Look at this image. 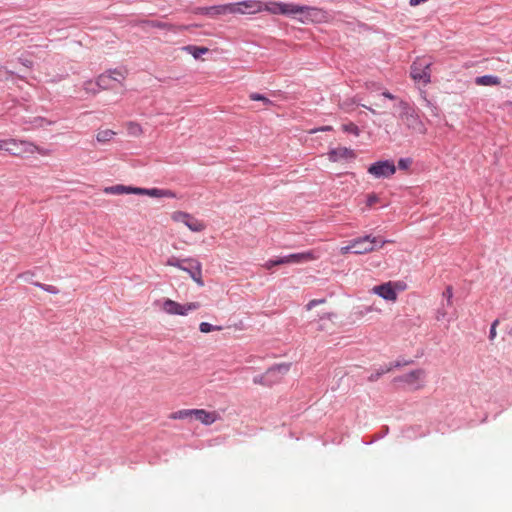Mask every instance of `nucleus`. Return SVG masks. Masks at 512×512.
<instances>
[{
	"label": "nucleus",
	"mask_w": 512,
	"mask_h": 512,
	"mask_svg": "<svg viewBox=\"0 0 512 512\" xmlns=\"http://www.w3.org/2000/svg\"><path fill=\"white\" fill-rule=\"evenodd\" d=\"M331 130H333L332 126H323V127L317 128V129L310 130L309 133L314 134L319 131L326 132V131H331Z\"/></svg>",
	"instance_id": "nucleus-41"
},
{
	"label": "nucleus",
	"mask_w": 512,
	"mask_h": 512,
	"mask_svg": "<svg viewBox=\"0 0 512 512\" xmlns=\"http://www.w3.org/2000/svg\"><path fill=\"white\" fill-rule=\"evenodd\" d=\"M325 299H313L311 301L308 302V304L306 305V309L307 310H311L313 309L315 306L319 305V304H323L325 303Z\"/></svg>",
	"instance_id": "nucleus-38"
},
{
	"label": "nucleus",
	"mask_w": 512,
	"mask_h": 512,
	"mask_svg": "<svg viewBox=\"0 0 512 512\" xmlns=\"http://www.w3.org/2000/svg\"><path fill=\"white\" fill-rule=\"evenodd\" d=\"M499 325V320L496 319L493 321L492 325H491V328H490V332H489V339L491 341H493L497 335V332H496V328L497 326Z\"/></svg>",
	"instance_id": "nucleus-37"
},
{
	"label": "nucleus",
	"mask_w": 512,
	"mask_h": 512,
	"mask_svg": "<svg viewBox=\"0 0 512 512\" xmlns=\"http://www.w3.org/2000/svg\"><path fill=\"white\" fill-rule=\"evenodd\" d=\"M383 96H384V97H386V98H388V99H391V100L395 98V97H394V95H392V94H391V93H389V92H384V93H383Z\"/></svg>",
	"instance_id": "nucleus-44"
},
{
	"label": "nucleus",
	"mask_w": 512,
	"mask_h": 512,
	"mask_svg": "<svg viewBox=\"0 0 512 512\" xmlns=\"http://www.w3.org/2000/svg\"><path fill=\"white\" fill-rule=\"evenodd\" d=\"M103 191L105 194H113V195L134 194V191H136V187L118 184V185L106 187V188H104Z\"/></svg>",
	"instance_id": "nucleus-20"
},
{
	"label": "nucleus",
	"mask_w": 512,
	"mask_h": 512,
	"mask_svg": "<svg viewBox=\"0 0 512 512\" xmlns=\"http://www.w3.org/2000/svg\"><path fill=\"white\" fill-rule=\"evenodd\" d=\"M386 243L385 240L380 237L366 235L351 240V248H354L355 254H366L377 249V247H383Z\"/></svg>",
	"instance_id": "nucleus-4"
},
{
	"label": "nucleus",
	"mask_w": 512,
	"mask_h": 512,
	"mask_svg": "<svg viewBox=\"0 0 512 512\" xmlns=\"http://www.w3.org/2000/svg\"><path fill=\"white\" fill-rule=\"evenodd\" d=\"M369 111H371L372 113H375V110L370 108V107H366Z\"/></svg>",
	"instance_id": "nucleus-45"
},
{
	"label": "nucleus",
	"mask_w": 512,
	"mask_h": 512,
	"mask_svg": "<svg viewBox=\"0 0 512 512\" xmlns=\"http://www.w3.org/2000/svg\"><path fill=\"white\" fill-rule=\"evenodd\" d=\"M475 83L478 86H498L501 84V79L494 75H484L476 77Z\"/></svg>",
	"instance_id": "nucleus-21"
},
{
	"label": "nucleus",
	"mask_w": 512,
	"mask_h": 512,
	"mask_svg": "<svg viewBox=\"0 0 512 512\" xmlns=\"http://www.w3.org/2000/svg\"><path fill=\"white\" fill-rule=\"evenodd\" d=\"M278 381H279V378L270 379V378H262V376L254 378V383H259L262 385H272Z\"/></svg>",
	"instance_id": "nucleus-32"
},
{
	"label": "nucleus",
	"mask_w": 512,
	"mask_h": 512,
	"mask_svg": "<svg viewBox=\"0 0 512 512\" xmlns=\"http://www.w3.org/2000/svg\"><path fill=\"white\" fill-rule=\"evenodd\" d=\"M199 302L179 303L172 299H165L162 303V310L172 316H187L193 311L200 309Z\"/></svg>",
	"instance_id": "nucleus-3"
},
{
	"label": "nucleus",
	"mask_w": 512,
	"mask_h": 512,
	"mask_svg": "<svg viewBox=\"0 0 512 512\" xmlns=\"http://www.w3.org/2000/svg\"><path fill=\"white\" fill-rule=\"evenodd\" d=\"M396 289L402 290L403 286L401 282H386L381 285L374 286L371 289L373 294L378 295L386 301L395 302L397 300Z\"/></svg>",
	"instance_id": "nucleus-8"
},
{
	"label": "nucleus",
	"mask_w": 512,
	"mask_h": 512,
	"mask_svg": "<svg viewBox=\"0 0 512 512\" xmlns=\"http://www.w3.org/2000/svg\"><path fill=\"white\" fill-rule=\"evenodd\" d=\"M443 296L447 298L448 304H452V297H453V289L451 286H448L446 290L443 292Z\"/></svg>",
	"instance_id": "nucleus-39"
},
{
	"label": "nucleus",
	"mask_w": 512,
	"mask_h": 512,
	"mask_svg": "<svg viewBox=\"0 0 512 512\" xmlns=\"http://www.w3.org/2000/svg\"><path fill=\"white\" fill-rule=\"evenodd\" d=\"M289 363H281L270 367L263 375L262 378H279V381L282 379L284 375L288 373L290 370Z\"/></svg>",
	"instance_id": "nucleus-16"
},
{
	"label": "nucleus",
	"mask_w": 512,
	"mask_h": 512,
	"mask_svg": "<svg viewBox=\"0 0 512 512\" xmlns=\"http://www.w3.org/2000/svg\"><path fill=\"white\" fill-rule=\"evenodd\" d=\"M186 263L189 264L190 267H184L182 271H185L189 274V276L196 282V284L200 287L204 286L203 276H202V264L195 258H186L184 259Z\"/></svg>",
	"instance_id": "nucleus-12"
},
{
	"label": "nucleus",
	"mask_w": 512,
	"mask_h": 512,
	"mask_svg": "<svg viewBox=\"0 0 512 512\" xmlns=\"http://www.w3.org/2000/svg\"><path fill=\"white\" fill-rule=\"evenodd\" d=\"M232 11H233L232 3L211 6V7H207L205 9H203V13H205L206 15L212 16V17L226 15V14H232Z\"/></svg>",
	"instance_id": "nucleus-18"
},
{
	"label": "nucleus",
	"mask_w": 512,
	"mask_h": 512,
	"mask_svg": "<svg viewBox=\"0 0 512 512\" xmlns=\"http://www.w3.org/2000/svg\"><path fill=\"white\" fill-rule=\"evenodd\" d=\"M401 105L403 107V112L401 114V120L403 123L410 129L418 132V133H425L426 129L419 119L418 115L415 113V111L408 107L407 103L401 102Z\"/></svg>",
	"instance_id": "nucleus-9"
},
{
	"label": "nucleus",
	"mask_w": 512,
	"mask_h": 512,
	"mask_svg": "<svg viewBox=\"0 0 512 512\" xmlns=\"http://www.w3.org/2000/svg\"><path fill=\"white\" fill-rule=\"evenodd\" d=\"M151 26L153 27H157V28H161V29H165V28H172L173 26L172 25H169L167 23H163V22H159V21H156V22H151Z\"/></svg>",
	"instance_id": "nucleus-40"
},
{
	"label": "nucleus",
	"mask_w": 512,
	"mask_h": 512,
	"mask_svg": "<svg viewBox=\"0 0 512 512\" xmlns=\"http://www.w3.org/2000/svg\"><path fill=\"white\" fill-rule=\"evenodd\" d=\"M431 65L432 63L425 58L416 59L411 65V78L424 86L429 84L431 82Z\"/></svg>",
	"instance_id": "nucleus-6"
},
{
	"label": "nucleus",
	"mask_w": 512,
	"mask_h": 512,
	"mask_svg": "<svg viewBox=\"0 0 512 512\" xmlns=\"http://www.w3.org/2000/svg\"><path fill=\"white\" fill-rule=\"evenodd\" d=\"M367 172L376 179L390 178L396 173V166L392 160H381L371 164Z\"/></svg>",
	"instance_id": "nucleus-7"
},
{
	"label": "nucleus",
	"mask_w": 512,
	"mask_h": 512,
	"mask_svg": "<svg viewBox=\"0 0 512 512\" xmlns=\"http://www.w3.org/2000/svg\"><path fill=\"white\" fill-rule=\"evenodd\" d=\"M377 201V197L375 195H370L368 197V205H372L373 203H375Z\"/></svg>",
	"instance_id": "nucleus-43"
},
{
	"label": "nucleus",
	"mask_w": 512,
	"mask_h": 512,
	"mask_svg": "<svg viewBox=\"0 0 512 512\" xmlns=\"http://www.w3.org/2000/svg\"><path fill=\"white\" fill-rule=\"evenodd\" d=\"M342 129H343L344 132L351 133V134H353L355 136H359L360 135V129L353 122H349V123L343 124L342 125Z\"/></svg>",
	"instance_id": "nucleus-27"
},
{
	"label": "nucleus",
	"mask_w": 512,
	"mask_h": 512,
	"mask_svg": "<svg viewBox=\"0 0 512 512\" xmlns=\"http://www.w3.org/2000/svg\"><path fill=\"white\" fill-rule=\"evenodd\" d=\"M349 252H353L354 253V248H351V242L349 243V245L343 246V247L340 248V253L342 255H346Z\"/></svg>",
	"instance_id": "nucleus-42"
},
{
	"label": "nucleus",
	"mask_w": 512,
	"mask_h": 512,
	"mask_svg": "<svg viewBox=\"0 0 512 512\" xmlns=\"http://www.w3.org/2000/svg\"><path fill=\"white\" fill-rule=\"evenodd\" d=\"M192 416H194V409H182L171 413L169 418L173 420H183Z\"/></svg>",
	"instance_id": "nucleus-23"
},
{
	"label": "nucleus",
	"mask_w": 512,
	"mask_h": 512,
	"mask_svg": "<svg viewBox=\"0 0 512 512\" xmlns=\"http://www.w3.org/2000/svg\"><path fill=\"white\" fill-rule=\"evenodd\" d=\"M111 78H112V75L109 74V73H104V74H101L98 78H97V82L96 84L98 85L99 88L101 89H109L112 87L111 85Z\"/></svg>",
	"instance_id": "nucleus-24"
},
{
	"label": "nucleus",
	"mask_w": 512,
	"mask_h": 512,
	"mask_svg": "<svg viewBox=\"0 0 512 512\" xmlns=\"http://www.w3.org/2000/svg\"><path fill=\"white\" fill-rule=\"evenodd\" d=\"M127 132L129 135L139 137L143 134V129L140 124L136 122L127 123Z\"/></svg>",
	"instance_id": "nucleus-25"
},
{
	"label": "nucleus",
	"mask_w": 512,
	"mask_h": 512,
	"mask_svg": "<svg viewBox=\"0 0 512 512\" xmlns=\"http://www.w3.org/2000/svg\"><path fill=\"white\" fill-rule=\"evenodd\" d=\"M183 263H186L184 259H179L175 256L168 258L166 265L176 267L180 270L184 269Z\"/></svg>",
	"instance_id": "nucleus-28"
},
{
	"label": "nucleus",
	"mask_w": 512,
	"mask_h": 512,
	"mask_svg": "<svg viewBox=\"0 0 512 512\" xmlns=\"http://www.w3.org/2000/svg\"><path fill=\"white\" fill-rule=\"evenodd\" d=\"M233 5V11H232V14H255V13H259L261 11H267L266 9V6H267V2L266 3H262L260 1H257V0H246V1H241V2H238V3H232Z\"/></svg>",
	"instance_id": "nucleus-10"
},
{
	"label": "nucleus",
	"mask_w": 512,
	"mask_h": 512,
	"mask_svg": "<svg viewBox=\"0 0 512 512\" xmlns=\"http://www.w3.org/2000/svg\"><path fill=\"white\" fill-rule=\"evenodd\" d=\"M108 73L112 75L111 81L121 82L125 79V75L121 71L113 70Z\"/></svg>",
	"instance_id": "nucleus-34"
},
{
	"label": "nucleus",
	"mask_w": 512,
	"mask_h": 512,
	"mask_svg": "<svg viewBox=\"0 0 512 512\" xmlns=\"http://www.w3.org/2000/svg\"><path fill=\"white\" fill-rule=\"evenodd\" d=\"M267 12L274 15H289L290 17L300 19L301 22H325L327 13L316 7L300 6L291 3L277 1H268Z\"/></svg>",
	"instance_id": "nucleus-1"
},
{
	"label": "nucleus",
	"mask_w": 512,
	"mask_h": 512,
	"mask_svg": "<svg viewBox=\"0 0 512 512\" xmlns=\"http://www.w3.org/2000/svg\"><path fill=\"white\" fill-rule=\"evenodd\" d=\"M134 194L147 195V196L155 197V198H162V197L175 198L176 197V194L173 191L167 190V189H158V188L147 189V188L136 187V191H134Z\"/></svg>",
	"instance_id": "nucleus-15"
},
{
	"label": "nucleus",
	"mask_w": 512,
	"mask_h": 512,
	"mask_svg": "<svg viewBox=\"0 0 512 512\" xmlns=\"http://www.w3.org/2000/svg\"><path fill=\"white\" fill-rule=\"evenodd\" d=\"M355 157H356L355 152L352 149L347 148V147L340 146V147L331 149L328 152V158L332 162H338V161L346 160V159H354Z\"/></svg>",
	"instance_id": "nucleus-14"
},
{
	"label": "nucleus",
	"mask_w": 512,
	"mask_h": 512,
	"mask_svg": "<svg viewBox=\"0 0 512 512\" xmlns=\"http://www.w3.org/2000/svg\"><path fill=\"white\" fill-rule=\"evenodd\" d=\"M33 147L35 148L33 151L31 152H28V155H33L35 153H39L41 155H44V156H47L50 154V150L48 149H45V148H41V147H38L36 146L35 144H33Z\"/></svg>",
	"instance_id": "nucleus-36"
},
{
	"label": "nucleus",
	"mask_w": 512,
	"mask_h": 512,
	"mask_svg": "<svg viewBox=\"0 0 512 512\" xmlns=\"http://www.w3.org/2000/svg\"><path fill=\"white\" fill-rule=\"evenodd\" d=\"M426 373L423 369L413 370L399 378L400 381L406 383L413 390H419L424 387V379Z\"/></svg>",
	"instance_id": "nucleus-11"
},
{
	"label": "nucleus",
	"mask_w": 512,
	"mask_h": 512,
	"mask_svg": "<svg viewBox=\"0 0 512 512\" xmlns=\"http://www.w3.org/2000/svg\"><path fill=\"white\" fill-rule=\"evenodd\" d=\"M33 143L26 140H17L13 138L0 139V151H6L15 157H24L28 152L33 151Z\"/></svg>",
	"instance_id": "nucleus-2"
},
{
	"label": "nucleus",
	"mask_w": 512,
	"mask_h": 512,
	"mask_svg": "<svg viewBox=\"0 0 512 512\" xmlns=\"http://www.w3.org/2000/svg\"><path fill=\"white\" fill-rule=\"evenodd\" d=\"M249 98L252 100V101H261L263 102L265 105H270L272 102L267 98L265 97L264 95L262 94H259V93H251L249 95Z\"/></svg>",
	"instance_id": "nucleus-30"
},
{
	"label": "nucleus",
	"mask_w": 512,
	"mask_h": 512,
	"mask_svg": "<svg viewBox=\"0 0 512 512\" xmlns=\"http://www.w3.org/2000/svg\"><path fill=\"white\" fill-rule=\"evenodd\" d=\"M115 135L116 132L111 129H99L96 134V139L99 143H107L110 142Z\"/></svg>",
	"instance_id": "nucleus-22"
},
{
	"label": "nucleus",
	"mask_w": 512,
	"mask_h": 512,
	"mask_svg": "<svg viewBox=\"0 0 512 512\" xmlns=\"http://www.w3.org/2000/svg\"><path fill=\"white\" fill-rule=\"evenodd\" d=\"M186 51H188L194 58H199L201 54H206L209 49L206 47H198L189 45L184 48Z\"/></svg>",
	"instance_id": "nucleus-26"
},
{
	"label": "nucleus",
	"mask_w": 512,
	"mask_h": 512,
	"mask_svg": "<svg viewBox=\"0 0 512 512\" xmlns=\"http://www.w3.org/2000/svg\"><path fill=\"white\" fill-rule=\"evenodd\" d=\"M34 284H35V286L40 287L41 289L45 290L48 293H51V294H58L59 293L58 288L53 286V285H46V284H42V283H39V282H36Z\"/></svg>",
	"instance_id": "nucleus-31"
},
{
	"label": "nucleus",
	"mask_w": 512,
	"mask_h": 512,
	"mask_svg": "<svg viewBox=\"0 0 512 512\" xmlns=\"http://www.w3.org/2000/svg\"><path fill=\"white\" fill-rule=\"evenodd\" d=\"M335 314L333 313H325L320 316L318 320V330L325 332H332L335 327L334 322Z\"/></svg>",
	"instance_id": "nucleus-19"
},
{
	"label": "nucleus",
	"mask_w": 512,
	"mask_h": 512,
	"mask_svg": "<svg viewBox=\"0 0 512 512\" xmlns=\"http://www.w3.org/2000/svg\"><path fill=\"white\" fill-rule=\"evenodd\" d=\"M170 217L173 222L182 223L192 232L200 233L206 229V223L203 220L188 212L176 210L171 213Z\"/></svg>",
	"instance_id": "nucleus-5"
},
{
	"label": "nucleus",
	"mask_w": 512,
	"mask_h": 512,
	"mask_svg": "<svg viewBox=\"0 0 512 512\" xmlns=\"http://www.w3.org/2000/svg\"><path fill=\"white\" fill-rule=\"evenodd\" d=\"M277 265H283V262H280V258L270 259V260L266 261L263 264V267L267 270H271L274 266H277Z\"/></svg>",
	"instance_id": "nucleus-33"
},
{
	"label": "nucleus",
	"mask_w": 512,
	"mask_h": 512,
	"mask_svg": "<svg viewBox=\"0 0 512 512\" xmlns=\"http://www.w3.org/2000/svg\"><path fill=\"white\" fill-rule=\"evenodd\" d=\"M319 256L315 251L310 250L302 253H294L284 257H280V262L283 264H300L316 260Z\"/></svg>",
	"instance_id": "nucleus-13"
},
{
	"label": "nucleus",
	"mask_w": 512,
	"mask_h": 512,
	"mask_svg": "<svg viewBox=\"0 0 512 512\" xmlns=\"http://www.w3.org/2000/svg\"><path fill=\"white\" fill-rule=\"evenodd\" d=\"M222 329L221 326H213L208 322H201L199 325V330L202 333H209L211 331H220Z\"/></svg>",
	"instance_id": "nucleus-29"
},
{
	"label": "nucleus",
	"mask_w": 512,
	"mask_h": 512,
	"mask_svg": "<svg viewBox=\"0 0 512 512\" xmlns=\"http://www.w3.org/2000/svg\"><path fill=\"white\" fill-rule=\"evenodd\" d=\"M194 417L204 425H211L219 418V415L215 411L210 412L204 409H194Z\"/></svg>",
	"instance_id": "nucleus-17"
},
{
	"label": "nucleus",
	"mask_w": 512,
	"mask_h": 512,
	"mask_svg": "<svg viewBox=\"0 0 512 512\" xmlns=\"http://www.w3.org/2000/svg\"><path fill=\"white\" fill-rule=\"evenodd\" d=\"M412 164V160L410 158H401L398 161V167L401 170H407Z\"/></svg>",
	"instance_id": "nucleus-35"
}]
</instances>
